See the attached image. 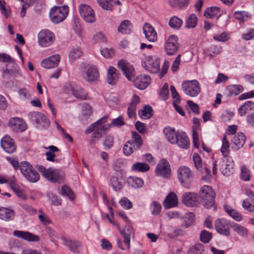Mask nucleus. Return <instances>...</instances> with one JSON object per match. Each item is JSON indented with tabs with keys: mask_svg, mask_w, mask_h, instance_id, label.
I'll return each mask as SVG.
<instances>
[{
	"mask_svg": "<svg viewBox=\"0 0 254 254\" xmlns=\"http://www.w3.org/2000/svg\"><path fill=\"white\" fill-rule=\"evenodd\" d=\"M9 124L14 128L19 129L21 131H23L26 129V124L19 118L15 117L10 119Z\"/></svg>",
	"mask_w": 254,
	"mask_h": 254,
	"instance_id": "nucleus-28",
	"label": "nucleus"
},
{
	"mask_svg": "<svg viewBox=\"0 0 254 254\" xmlns=\"http://www.w3.org/2000/svg\"><path fill=\"white\" fill-rule=\"evenodd\" d=\"M234 163L231 157H228L226 161H223L221 164L220 170L224 176H229L233 174Z\"/></svg>",
	"mask_w": 254,
	"mask_h": 254,
	"instance_id": "nucleus-21",
	"label": "nucleus"
},
{
	"mask_svg": "<svg viewBox=\"0 0 254 254\" xmlns=\"http://www.w3.org/2000/svg\"><path fill=\"white\" fill-rule=\"evenodd\" d=\"M133 82L136 88L142 90L146 88L150 84L151 78L146 74H142L136 77Z\"/></svg>",
	"mask_w": 254,
	"mask_h": 254,
	"instance_id": "nucleus-19",
	"label": "nucleus"
},
{
	"mask_svg": "<svg viewBox=\"0 0 254 254\" xmlns=\"http://www.w3.org/2000/svg\"><path fill=\"white\" fill-rule=\"evenodd\" d=\"M31 116V120L34 121L33 117L36 118L35 120L37 123H43V127H44L49 126L50 122L48 119L43 114L40 113H32L30 114Z\"/></svg>",
	"mask_w": 254,
	"mask_h": 254,
	"instance_id": "nucleus-35",
	"label": "nucleus"
},
{
	"mask_svg": "<svg viewBox=\"0 0 254 254\" xmlns=\"http://www.w3.org/2000/svg\"><path fill=\"white\" fill-rule=\"evenodd\" d=\"M212 238V234L206 230L201 231L200 235V241L205 243H208Z\"/></svg>",
	"mask_w": 254,
	"mask_h": 254,
	"instance_id": "nucleus-57",
	"label": "nucleus"
},
{
	"mask_svg": "<svg viewBox=\"0 0 254 254\" xmlns=\"http://www.w3.org/2000/svg\"><path fill=\"white\" fill-rule=\"evenodd\" d=\"M136 149L135 146L133 145V142L128 141L124 145L123 152L125 155L129 156Z\"/></svg>",
	"mask_w": 254,
	"mask_h": 254,
	"instance_id": "nucleus-42",
	"label": "nucleus"
},
{
	"mask_svg": "<svg viewBox=\"0 0 254 254\" xmlns=\"http://www.w3.org/2000/svg\"><path fill=\"white\" fill-rule=\"evenodd\" d=\"M193 126L192 127L193 129V142L194 146L196 148L199 147V139L198 135L197 132V130L200 127V121L199 119L196 118H193Z\"/></svg>",
	"mask_w": 254,
	"mask_h": 254,
	"instance_id": "nucleus-33",
	"label": "nucleus"
},
{
	"mask_svg": "<svg viewBox=\"0 0 254 254\" xmlns=\"http://www.w3.org/2000/svg\"><path fill=\"white\" fill-rule=\"evenodd\" d=\"M97 2L103 9L107 10H111L115 4V2L112 0H98Z\"/></svg>",
	"mask_w": 254,
	"mask_h": 254,
	"instance_id": "nucleus-48",
	"label": "nucleus"
},
{
	"mask_svg": "<svg viewBox=\"0 0 254 254\" xmlns=\"http://www.w3.org/2000/svg\"><path fill=\"white\" fill-rule=\"evenodd\" d=\"M182 86L185 93L191 97L197 96L201 91L200 85L196 80L184 81Z\"/></svg>",
	"mask_w": 254,
	"mask_h": 254,
	"instance_id": "nucleus-5",
	"label": "nucleus"
},
{
	"mask_svg": "<svg viewBox=\"0 0 254 254\" xmlns=\"http://www.w3.org/2000/svg\"><path fill=\"white\" fill-rule=\"evenodd\" d=\"M220 12V8L217 6H212L206 8L204 12V15L207 18H212L217 16Z\"/></svg>",
	"mask_w": 254,
	"mask_h": 254,
	"instance_id": "nucleus-36",
	"label": "nucleus"
},
{
	"mask_svg": "<svg viewBox=\"0 0 254 254\" xmlns=\"http://www.w3.org/2000/svg\"><path fill=\"white\" fill-rule=\"evenodd\" d=\"M246 137L242 132L238 133V134L234 135L233 137L232 142L233 143V148L235 150H238L242 148L245 143Z\"/></svg>",
	"mask_w": 254,
	"mask_h": 254,
	"instance_id": "nucleus-27",
	"label": "nucleus"
},
{
	"mask_svg": "<svg viewBox=\"0 0 254 254\" xmlns=\"http://www.w3.org/2000/svg\"><path fill=\"white\" fill-rule=\"evenodd\" d=\"M61 240L63 242V244L68 247L71 252L74 253H78V249L81 247V243L77 240H71L66 239L63 237Z\"/></svg>",
	"mask_w": 254,
	"mask_h": 254,
	"instance_id": "nucleus-26",
	"label": "nucleus"
},
{
	"mask_svg": "<svg viewBox=\"0 0 254 254\" xmlns=\"http://www.w3.org/2000/svg\"><path fill=\"white\" fill-rule=\"evenodd\" d=\"M193 160L196 170L201 174H205L202 178L204 180L206 177H211L210 172L205 164H203L200 156L197 153L193 155Z\"/></svg>",
	"mask_w": 254,
	"mask_h": 254,
	"instance_id": "nucleus-13",
	"label": "nucleus"
},
{
	"mask_svg": "<svg viewBox=\"0 0 254 254\" xmlns=\"http://www.w3.org/2000/svg\"><path fill=\"white\" fill-rule=\"evenodd\" d=\"M80 15L87 23H92L95 21V14L93 9L88 5L81 4L79 6Z\"/></svg>",
	"mask_w": 254,
	"mask_h": 254,
	"instance_id": "nucleus-9",
	"label": "nucleus"
},
{
	"mask_svg": "<svg viewBox=\"0 0 254 254\" xmlns=\"http://www.w3.org/2000/svg\"><path fill=\"white\" fill-rule=\"evenodd\" d=\"M18 74V72L13 70L5 69L3 71L2 77L5 79H10L16 77L17 75Z\"/></svg>",
	"mask_w": 254,
	"mask_h": 254,
	"instance_id": "nucleus-58",
	"label": "nucleus"
},
{
	"mask_svg": "<svg viewBox=\"0 0 254 254\" xmlns=\"http://www.w3.org/2000/svg\"><path fill=\"white\" fill-rule=\"evenodd\" d=\"M131 134L133 141H131V142H133V145L135 146L137 149L140 148L142 145V140L141 136L135 131L132 132Z\"/></svg>",
	"mask_w": 254,
	"mask_h": 254,
	"instance_id": "nucleus-46",
	"label": "nucleus"
},
{
	"mask_svg": "<svg viewBox=\"0 0 254 254\" xmlns=\"http://www.w3.org/2000/svg\"><path fill=\"white\" fill-rule=\"evenodd\" d=\"M242 206L245 210L254 213V202H250L249 199H245L243 200Z\"/></svg>",
	"mask_w": 254,
	"mask_h": 254,
	"instance_id": "nucleus-56",
	"label": "nucleus"
},
{
	"mask_svg": "<svg viewBox=\"0 0 254 254\" xmlns=\"http://www.w3.org/2000/svg\"><path fill=\"white\" fill-rule=\"evenodd\" d=\"M216 194L215 191H199V197L204 202V206L206 208H210L214 205V199Z\"/></svg>",
	"mask_w": 254,
	"mask_h": 254,
	"instance_id": "nucleus-18",
	"label": "nucleus"
},
{
	"mask_svg": "<svg viewBox=\"0 0 254 254\" xmlns=\"http://www.w3.org/2000/svg\"><path fill=\"white\" fill-rule=\"evenodd\" d=\"M143 30L145 37L148 41L154 42L157 40V32L150 24L145 23L143 26Z\"/></svg>",
	"mask_w": 254,
	"mask_h": 254,
	"instance_id": "nucleus-24",
	"label": "nucleus"
},
{
	"mask_svg": "<svg viewBox=\"0 0 254 254\" xmlns=\"http://www.w3.org/2000/svg\"><path fill=\"white\" fill-rule=\"evenodd\" d=\"M55 40L54 34L48 30H43L38 35L39 44L43 47L51 45Z\"/></svg>",
	"mask_w": 254,
	"mask_h": 254,
	"instance_id": "nucleus-10",
	"label": "nucleus"
},
{
	"mask_svg": "<svg viewBox=\"0 0 254 254\" xmlns=\"http://www.w3.org/2000/svg\"><path fill=\"white\" fill-rule=\"evenodd\" d=\"M177 41L178 37L175 35H172L168 37L165 45V50L167 55H173L176 53L179 48Z\"/></svg>",
	"mask_w": 254,
	"mask_h": 254,
	"instance_id": "nucleus-14",
	"label": "nucleus"
},
{
	"mask_svg": "<svg viewBox=\"0 0 254 254\" xmlns=\"http://www.w3.org/2000/svg\"><path fill=\"white\" fill-rule=\"evenodd\" d=\"M254 106V103L251 101H247L239 109V113L241 116H244L248 111L251 110Z\"/></svg>",
	"mask_w": 254,
	"mask_h": 254,
	"instance_id": "nucleus-41",
	"label": "nucleus"
},
{
	"mask_svg": "<svg viewBox=\"0 0 254 254\" xmlns=\"http://www.w3.org/2000/svg\"><path fill=\"white\" fill-rule=\"evenodd\" d=\"M38 170L43 176L52 182H57L59 179L60 175L57 170L51 168L46 169L43 166H39Z\"/></svg>",
	"mask_w": 254,
	"mask_h": 254,
	"instance_id": "nucleus-17",
	"label": "nucleus"
},
{
	"mask_svg": "<svg viewBox=\"0 0 254 254\" xmlns=\"http://www.w3.org/2000/svg\"><path fill=\"white\" fill-rule=\"evenodd\" d=\"M39 0H26V3L22 4V9L20 12L21 17H24L26 13V10L31 4L39 1Z\"/></svg>",
	"mask_w": 254,
	"mask_h": 254,
	"instance_id": "nucleus-62",
	"label": "nucleus"
},
{
	"mask_svg": "<svg viewBox=\"0 0 254 254\" xmlns=\"http://www.w3.org/2000/svg\"><path fill=\"white\" fill-rule=\"evenodd\" d=\"M224 209L225 212L235 220L237 221H240L243 219L242 214L236 210L233 209L230 206L224 205Z\"/></svg>",
	"mask_w": 254,
	"mask_h": 254,
	"instance_id": "nucleus-34",
	"label": "nucleus"
},
{
	"mask_svg": "<svg viewBox=\"0 0 254 254\" xmlns=\"http://www.w3.org/2000/svg\"><path fill=\"white\" fill-rule=\"evenodd\" d=\"M72 95L75 98L81 100H86L87 99V94L84 89L80 86H75V88L73 91Z\"/></svg>",
	"mask_w": 254,
	"mask_h": 254,
	"instance_id": "nucleus-37",
	"label": "nucleus"
},
{
	"mask_svg": "<svg viewBox=\"0 0 254 254\" xmlns=\"http://www.w3.org/2000/svg\"><path fill=\"white\" fill-rule=\"evenodd\" d=\"M13 234L17 238L28 242H38L40 240L37 235L33 234L28 231L15 230L13 231Z\"/></svg>",
	"mask_w": 254,
	"mask_h": 254,
	"instance_id": "nucleus-20",
	"label": "nucleus"
},
{
	"mask_svg": "<svg viewBox=\"0 0 254 254\" xmlns=\"http://www.w3.org/2000/svg\"><path fill=\"white\" fill-rule=\"evenodd\" d=\"M122 234L124 238L125 247L123 246L122 241L120 239L118 240V246L122 250H124L126 249H128L130 248V237H133L134 235L133 229L130 226H127L124 228V231L122 232Z\"/></svg>",
	"mask_w": 254,
	"mask_h": 254,
	"instance_id": "nucleus-12",
	"label": "nucleus"
},
{
	"mask_svg": "<svg viewBox=\"0 0 254 254\" xmlns=\"http://www.w3.org/2000/svg\"><path fill=\"white\" fill-rule=\"evenodd\" d=\"M119 74L117 69L112 66H110L107 72V82L111 85H114L117 83Z\"/></svg>",
	"mask_w": 254,
	"mask_h": 254,
	"instance_id": "nucleus-29",
	"label": "nucleus"
},
{
	"mask_svg": "<svg viewBox=\"0 0 254 254\" xmlns=\"http://www.w3.org/2000/svg\"><path fill=\"white\" fill-rule=\"evenodd\" d=\"M250 177L251 173L250 170L246 166H243L241 168V179L245 181H248L250 180Z\"/></svg>",
	"mask_w": 254,
	"mask_h": 254,
	"instance_id": "nucleus-59",
	"label": "nucleus"
},
{
	"mask_svg": "<svg viewBox=\"0 0 254 254\" xmlns=\"http://www.w3.org/2000/svg\"><path fill=\"white\" fill-rule=\"evenodd\" d=\"M159 58L156 56H148L141 63L142 66L148 72L151 73H157L160 70Z\"/></svg>",
	"mask_w": 254,
	"mask_h": 254,
	"instance_id": "nucleus-4",
	"label": "nucleus"
},
{
	"mask_svg": "<svg viewBox=\"0 0 254 254\" xmlns=\"http://www.w3.org/2000/svg\"><path fill=\"white\" fill-rule=\"evenodd\" d=\"M82 52L79 48H73L69 55V60L73 62L77 59L80 58L82 55Z\"/></svg>",
	"mask_w": 254,
	"mask_h": 254,
	"instance_id": "nucleus-53",
	"label": "nucleus"
},
{
	"mask_svg": "<svg viewBox=\"0 0 254 254\" xmlns=\"http://www.w3.org/2000/svg\"><path fill=\"white\" fill-rule=\"evenodd\" d=\"M82 72L84 73L83 77L87 82H93L99 77L97 68L92 64H87L83 67Z\"/></svg>",
	"mask_w": 254,
	"mask_h": 254,
	"instance_id": "nucleus-7",
	"label": "nucleus"
},
{
	"mask_svg": "<svg viewBox=\"0 0 254 254\" xmlns=\"http://www.w3.org/2000/svg\"><path fill=\"white\" fill-rule=\"evenodd\" d=\"M60 56L59 55H54L43 60L41 65L46 68L50 69L57 67L60 62Z\"/></svg>",
	"mask_w": 254,
	"mask_h": 254,
	"instance_id": "nucleus-23",
	"label": "nucleus"
},
{
	"mask_svg": "<svg viewBox=\"0 0 254 254\" xmlns=\"http://www.w3.org/2000/svg\"><path fill=\"white\" fill-rule=\"evenodd\" d=\"M114 137L111 135H107L105 137L103 141V145L105 149H111L114 145Z\"/></svg>",
	"mask_w": 254,
	"mask_h": 254,
	"instance_id": "nucleus-55",
	"label": "nucleus"
},
{
	"mask_svg": "<svg viewBox=\"0 0 254 254\" xmlns=\"http://www.w3.org/2000/svg\"><path fill=\"white\" fill-rule=\"evenodd\" d=\"M215 229L217 232L224 236L230 235V222L224 218L217 219L215 222Z\"/></svg>",
	"mask_w": 254,
	"mask_h": 254,
	"instance_id": "nucleus-16",
	"label": "nucleus"
},
{
	"mask_svg": "<svg viewBox=\"0 0 254 254\" xmlns=\"http://www.w3.org/2000/svg\"><path fill=\"white\" fill-rule=\"evenodd\" d=\"M111 185L115 190H119L123 188V183L119 181L115 175H113L111 178Z\"/></svg>",
	"mask_w": 254,
	"mask_h": 254,
	"instance_id": "nucleus-45",
	"label": "nucleus"
},
{
	"mask_svg": "<svg viewBox=\"0 0 254 254\" xmlns=\"http://www.w3.org/2000/svg\"><path fill=\"white\" fill-rule=\"evenodd\" d=\"M221 152L222 155L225 157H228L229 154V143L225 136L223 137L222 139V145Z\"/></svg>",
	"mask_w": 254,
	"mask_h": 254,
	"instance_id": "nucleus-51",
	"label": "nucleus"
},
{
	"mask_svg": "<svg viewBox=\"0 0 254 254\" xmlns=\"http://www.w3.org/2000/svg\"><path fill=\"white\" fill-rule=\"evenodd\" d=\"M68 14V6H54L51 8L50 17L51 21L55 23L63 21Z\"/></svg>",
	"mask_w": 254,
	"mask_h": 254,
	"instance_id": "nucleus-6",
	"label": "nucleus"
},
{
	"mask_svg": "<svg viewBox=\"0 0 254 254\" xmlns=\"http://www.w3.org/2000/svg\"><path fill=\"white\" fill-rule=\"evenodd\" d=\"M0 144L2 148L8 153H13L16 149L13 139L8 135H5L1 139Z\"/></svg>",
	"mask_w": 254,
	"mask_h": 254,
	"instance_id": "nucleus-22",
	"label": "nucleus"
},
{
	"mask_svg": "<svg viewBox=\"0 0 254 254\" xmlns=\"http://www.w3.org/2000/svg\"><path fill=\"white\" fill-rule=\"evenodd\" d=\"M81 106L82 115L85 118H88L92 113V107L86 103H82Z\"/></svg>",
	"mask_w": 254,
	"mask_h": 254,
	"instance_id": "nucleus-52",
	"label": "nucleus"
},
{
	"mask_svg": "<svg viewBox=\"0 0 254 254\" xmlns=\"http://www.w3.org/2000/svg\"><path fill=\"white\" fill-rule=\"evenodd\" d=\"M178 203L177 195L173 191H171L166 197L163 204L165 208L169 209L177 206Z\"/></svg>",
	"mask_w": 254,
	"mask_h": 254,
	"instance_id": "nucleus-25",
	"label": "nucleus"
},
{
	"mask_svg": "<svg viewBox=\"0 0 254 254\" xmlns=\"http://www.w3.org/2000/svg\"><path fill=\"white\" fill-rule=\"evenodd\" d=\"M181 55L180 54L178 55L174 61L171 66V70L172 71L175 72L178 69L181 62Z\"/></svg>",
	"mask_w": 254,
	"mask_h": 254,
	"instance_id": "nucleus-64",
	"label": "nucleus"
},
{
	"mask_svg": "<svg viewBox=\"0 0 254 254\" xmlns=\"http://www.w3.org/2000/svg\"><path fill=\"white\" fill-rule=\"evenodd\" d=\"M155 173L158 176L164 178H169L171 174L170 166L166 159H161L157 165L155 169Z\"/></svg>",
	"mask_w": 254,
	"mask_h": 254,
	"instance_id": "nucleus-11",
	"label": "nucleus"
},
{
	"mask_svg": "<svg viewBox=\"0 0 254 254\" xmlns=\"http://www.w3.org/2000/svg\"><path fill=\"white\" fill-rule=\"evenodd\" d=\"M118 67L128 80H131L135 74L133 65L124 60L119 61Z\"/></svg>",
	"mask_w": 254,
	"mask_h": 254,
	"instance_id": "nucleus-15",
	"label": "nucleus"
},
{
	"mask_svg": "<svg viewBox=\"0 0 254 254\" xmlns=\"http://www.w3.org/2000/svg\"><path fill=\"white\" fill-rule=\"evenodd\" d=\"M204 247L200 244H197L190 247L188 251V254H203Z\"/></svg>",
	"mask_w": 254,
	"mask_h": 254,
	"instance_id": "nucleus-44",
	"label": "nucleus"
},
{
	"mask_svg": "<svg viewBox=\"0 0 254 254\" xmlns=\"http://www.w3.org/2000/svg\"><path fill=\"white\" fill-rule=\"evenodd\" d=\"M182 24V20L175 16L172 17L169 22L170 26L174 29H179L181 27Z\"/></svg>",
	"mask_w": 254,
	"mask_h": 254,
	"instance_id": "nucleus-43",
	"label": "nucleus"
},
{
	"mask_svg": "<svg viewBox=\"0 0 254 254\" xmlns=\"http://www.w3.org/2000/svg\"><path fill=\"white\" fill-rule=\"evenodd\" d=\"M127 183L134 189H137L143 185V181L139 178H130Z\"/></svg>",
	"mask_w": 254,
	"mask_h": 254,
	"instance_id": "nucleus-40",
	"label": "nucleus"
},
{
	"mask_svg": "<svg viewBox=\"0 0 254 254\" xmlns=\"http://www.w3.org/2000/svg\"><path fill=\"white\" fill-rule=\"evenodd\" d=\"M130 25L129 21L125 20L123 21L119 25L118 31L122 34H126L129 30V26Z\"/></svg>",
	"mask_w": 254,
	"mask_h": 254,
	"instance_id": "nucleus-54",
	"label": "nucleus"
},
{
	"mask_svg": "<svg viewBox=\"0 0 254 254\" xmlns=\"http://www.w3.org/2000/svg\"><path fill=\"white\" fill-rule=\"evenodd\" d=\"M123 162L120 160H116L113 162V167L117 173H122L123 171L122 168Z\"/></svg>",
	"mask_w": 254,
	"mask_h": 254,
	"instance_id": "nucleus-60",
	"label": "nucleus"
},
{
	"mask_svg": "<svg viewBox=\"0 0 254 254\" xmlns=\"http://www.w3.org/2000/svg\"><path fill=\"white\" fill-rule=\"evenodd\" d=\"M21 173L26 180L31 183H35L40 179L38 173L28 162H23L20 164Z\"/></svg>",
	"mask_w": 254,
	"mask_h": 254,
	"instance_id": "nucleus-3",
	"label": "nucleus"
},
{
	"mask_svg": "<svg viewBox=\"0 0 254 254\" xmlns=\"http://www.w3.org/2000/svg\"><path fill=\"white\" fill-rule=\"evenodd\" d=\"M139 101V97L137 95H134L127 109V115L129 118H132L135 116L136 106Z\"/></svg>",
	"mask_w": 254,
	"mask_h": 254,
	"instance_id": "nucleus-32",
	"label": "nucleus"
},
{
	"mask_svg": "<svg viewBox=\"0 0 254 254\" xmlns=\"http://www.w3.org/2000/svg\"><path fill=\"white\" fill-rule=\"evenodd\" d=\"M106 122H101L97 125L96 127L94 130V132L92 134V138L95 139H99L102 136V131H104L108 129L110 127L109 125H105L104 124Z\"/></svg>",
	"mask_w": 254,
	"mask_h": 254,
	"instance_id": "nucleus-30",
	"label": "nucleus"
},
{
	"mask_svg": "<svg viewBox=\"0 0 254 254\" xmlns=\"http://www.w3.org/2000/svg\"><path fill=\"white\" fill-rule=\"evenodd\" d=\"M48 148L50 149L49 151L46 153L47 160L50 161L54 162V158L55 157L54 153L55 152L59 151V149L58 147L53 145L49 146Z\"/></svg>",
	"mask_w": 254,
	"mask_h": 254,
	"instance_id": "nucleus-49",
	"label": "nucleus"
},
{
	"mask_svg": "<svg viewBox=\"0 0 254 254\" xmlns=\"http://www.w3.org/2000/svg\"><path fill=\"white\" fill-rule=\"evenodd\" d=\"M47 196L51 199L52 203L54 205H61L62 203V199L58 198L57 196L53 194L52 192L47 193Z\"/></svg>",
	"mask_w": 254,
	"mask_h": 254,
	"instance_id": "nucleus-61",
	"label": "nucleus"
},
{
	"mask_svg": "<svg viewBox=\"0 0 254 254\" xmlns=\"http://www.w3.org/2000/svg\"><path fill=\"white\" fill-rule=\"evenodd\" d=\"M177 178L181 184L186 189H189L193 178L190 169L186 166L180 167L177 171Z\"/></svg>",
	"mask_w": 254,
	"mask_h": 254,
	"instance_id": "nucleus-2",
	"label": "nucleus"
},
{
	"mask_svg": "<svg viewBox=\"0 0 254 254\" xmlns=\"http://www.w3.org/2000/svg\"><path fill=\"white\" fill-rule=\"evenodd\" d=\"M163 132L171 143L177 144L180 147L184 149L189 147V139L185 132L179 131L175 132V129L170 127H165Z\"/></svg>",
	"mask_w": 254,
	"mask_h": 254,
	"instance_id": "nucleus-1",
	"label": "nucleus"
},
{
	"mask_svg": "<svg viewBox=\"0 0 254 254\" xmlns=\"http://www.w3.org/2000/svg\"><path fill=\"white\" fill-rule=\"evenodd\" d=\"M197 19L194 14H191L188 18L186 22V27L187 28H194L197 24Z\"/></svg>",
	"mask_w": 254,
	"mask_h": 254,
	"instance_id": "nucleus-47",
	"label": "nucleus"
},
{
	"mask_svg": "<svg viewBox=\"0 0 254 254\" xmlns=\"http://www.w3.org/2000/svg\"><path fill=\"white\" fill-rule=\"evenodd\" d=\"M152 206L153 207L151 212L152 214L153 215H158L160 212L162 208L161 204L159 202L154 201L152 203Z\"/></svg>",
	"mask_w": 254,
	"mask_h": 254,
	"instance_id": "nucleus-63",
	"label": "nucleus"
},
{
	"mask_svg": "<svg viewBox=\"0 0 254 254\" xmlns=\"http://www.w3.org/2000/svg\"><path fill=\"white\" fill-rule=\"evenodd\" d=\"M14 216V211L13 210L0 206V218L4 221H9L12 220Z\"/></svg>",
	"mask_w": 254,
	"mask_h": 254,
	"instance_id": "nucleus-31",
	"label": "nucleus"
},
{
	"mask_svg": "<svg viewBox=\"0 0 254 254\" xmlns=\"http://www.w3.org/2000/svg\"><path fill=\"white\" fill-rule=\"evenodd\" d=\"M182 202L187 206H197L200 202H202V198L199 197V193L197 194L195 192H188L184 194Z\"/></svg>",
	"mask_w": 254,
	"mask_h": 254,
	"instance_id": "nucleus-8",
	"label": "nucleus"
},
{
	"mask_svg": "<svg viewBox=\"0 0 254 254\" xmlns=\"http://www.w3.org/2000/svg\"><path fill=\"white\" fill-rule=\"evenodd\" d=\"M152 109L150 106H146L143 109L139 112V115L141 118L147 119L152 116Z\"/></svg>",
	"mask_w": 254,
	"mask_h": 254,
	"instance_id": "nucleus-50",
	"label": "nucleus"
},
{
	"mask_svg": "<svg viewBox=\"0 0 254 254\" xmlns=\"http://www.w3.org/2000/svg\"><path fill=\"white\" fill-rule=\"evenodd\" d=\"M234 232L242 237H246L248 233V230L245 227L238 224L235 223L233 226Z\"/></svg>",
	"mask_w": 254,
	"mask_h": 254,
	"instance_id": "nucleus-39",
	"label": "nucleus"
},
{
	"mask_svg": "<svg viewBox=\"0 0 254 254\" xmlns=\"http://www.w3.org/2000/svg\"><path fill=\"white\" fill-rule=\"evenodd\" d=\"M150 169L149 166L145 163L136 162L133 164L131 170L134 171L145 172Z\"/></svg>",
	"mask_w": 254,
	"mask_h": 254,
	"instance_id": "nucleus-38",
	"label": "nucleus"
}]
</instances>
